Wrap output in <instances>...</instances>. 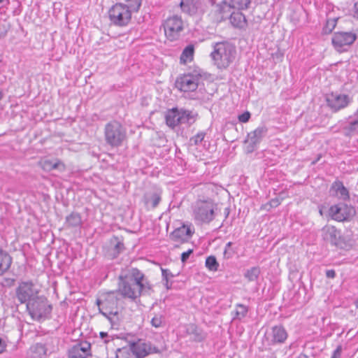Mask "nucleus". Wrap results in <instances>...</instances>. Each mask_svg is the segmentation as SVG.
Wrapping results in <instances>:
<instances>
[{"mask_svg": "<svg viewBox=\"0 0 358 358\" xmlns=\"http://www.w3.org/2000/svg\"><path fill=\"white\" fill-rule=\"evenodd\" d=\"M206 78L204 71L195 67L179 76L176 80V87L184 93L185 96L193 100L203 101L206 94L202 87Z\"/></svg>", "mask_w": 358, "mask_h": 358, "instance_id": "1", "label": "nucleus"}, {"mask_svg": "<svg viewBox=\"0 0 358 358\" xmlns=\"http://www.w3.org/2000/svg\"><path fill=\"white\" fill-rule=\"evenodd\" d=\"M145 287L143 273L136 268H131L120 277L118 290L115 292L123 298L134 301L141 296Z\"/></svg>", "mask_w": 358, "mask_h": 358, "instance_id": "2", "label": "nucleus"}, {"mask_svg": "<svg viewBox=\"0 0 358 358\" xmlns=\"http://www.w3.org/2000/svg\"><path fill=\"white\" fill-rule=\"evenodd\" d=\"M142 0H125L124 3H116L108 10L110 22L117 27H126L131 20L132 15L137 13Z\"/></svg>", "mask_w": 358, "mask_h": 358, "instance_id": "3", "label": "nucleus"}, {"mask_svg": "<svg viewBox=\"0 0 358 358\" xmlns=\"http://www.w3.org/2000/svg\"><path fill=\"white\" fill-rule=\"evenodd\" d=\"M117 295L115 291H112L107 293L103 299L96 301L99 312L109 320L114 329H117L120 322Z\"/></svg>", "mask_w": 358, "mask_h": 358, "instance_id": "4", "label": "nucleus"}, {"mask_svg": "<svg viewBox=\"0 0 358 358\" xmlns=\"http://www.w3.org/2000/svg\"><path fill=\"white\" fill-rule=\"evenodd\" d=\"M236 54L235 46L227 42H221L215 43L211 57L217 68L225 69L234 62Z\"/></svg>", "mask_w": 358, "mask_h": 358, "instance_id": "5", "label": "nucleus"}, {"mask_svg": "<svg viewBox=\"0 0 358 358\" xmlns=\"http://www.w3.org/2000/svg\"><path fill=\"white\" fill-rule=\"evenodd\" d=\"M127 137V131L122 124L117 120L108 122L104 127V139L111 147L122 145Z\"/></svg>", "mask_w": 358, "mask_h": 358, "instance_id": "6", "label": "nucleus"}, {"mask_svg": "<svg viewBox=\"0 0 358 358\" xmlns=\"http://www.w3.org/2000/svg\"><path fill=\"white\" fill-rule=\"evenodd\" d=\"M321 232L324 241L329 242L337 248L349 250L353 245L351 240L343 236L341 231L334 226L325 225L322 227Z\"/></svg>", "mask_w": 358, "mask_h": 358, "instance_id": "7", "label": "nucleus"}, {"mask_svg": "<svg viewBox=\"0 0 358 358\" xmlns=\"http://www.w3.org/2000/svg\"><path fill=\"white\" fill-rule=\"evenodd\" d=\"M215 205L211 201L199 200L193 206V217L199 224H208L215 217Z\"/></svg>", "mask_w": 358, "mask_h": 358, "instance_id": "8", "label": "nucleus"}, {"mask_svg": "<svg viewBox=\"0 0 358 358\" xmlns=\"http://www.w3.org/2000/svg\"><path fill=\"white\" fill-rule=\"evenodd\" d=\"M26 308L30 316L36 320L46 319L52 311V306L47 299L39 295L28 303Z\"/></svg>", "mask_w": 358, "mask_h": 358, "instance_id": "9", "label": "nucleus"}, {"mask_svg": "<svg viewBox=\"0 0 358 358\" xmlns=\"http://www.w3.org/2000/svg\"><path fill=\"white\" fill-rule=\"evenodd\" d=\"M39 292L40 290L32 280H20L15 288V294L21 304L27 305L38 296Z\"/></svg>", "mask_w": 358, "mask_h": 358, "instance_id": "10", "label": "nucleus"}, {"mask_svg": "<svg viewBox=\"0 0 358 358\" xmlns=\"http://www.w3.org/2000/svg\"><path fill=\"white\" fill-rule=\"evenodd\" d=\"M166 37L171 41L179 38L183 29V21L181 17L175 15L168 17L163 24Z\"/></svg>", "mask_w": 358, "mask_h": 358, "instance_id": "11", "label": "nucleus"}, {"mask_svg": "<svg viewBox=\"0 0 358 358\" xmlns=\"http://www.w3.org/2000/svg\"><path fill=\"white\" fill-rule=\"evenodd\" d=\"M329 213L332 218L338 222L350 220L356 213L354 207L344 203L331 206Z\"/></svg>", "mask_w": 358, "mask_h": 358, "instance_id": "12", "label": "nucleus"}, {"mask_svg": "<svg viewBox=\"0 0 358 358\" xmlns=\"http://www.w3.org/2000/svg\"><path fill=\"white\" fill-rule=\"evenodd\" d=\"M326 101L332 111L337 112L347 107L351 102V99L347 94L332 92L327 94Z\"/></svg>", "mask_w": 358, "mask_h": 358, "instance_id": "13", "label": "nucleus"}, {"mask_svg": "<svg viewBox=\"0 0 358 358\" xmlns=\"http://www.w3.org/2000/svg\"><path fill=\"white\" fill-rule=\"evenodd\" d=\"M357 39V35L351 31L350 32H336L334 34L331 42L334 48L342 52L345 50V46L352 45Z\"/></svg>", "mask_w": 358, "mask_h": 358, "instance_id": "14", "label": "nucleus"}, {"mask_svg": "<svg viewBox=\"0 0 358 358\" xmlns=\"http://www.w3.org/2000/svg\"><path fill=\"white\" fill-rule=\"evenodd\" d=\"M194 233V228L192 224H183L170 234V238L176 242L185 243L192 238Z\"/></svg>", "mask_w": 358, "mask_h": 358, "instance_id": "15", "label": "nucleus"}, {"mask_svg": "<svg viewBox=\"0 0 358 358\" xmlns=\"http://www.w3.org/2000/svg\"><path fill=\"white\" fill-rule=\"evenodd\" d=\"M288 336L286 329L282 325H276L271 328L266 333V340L271 345L282 344Z\"/></svg>", "mask_w": 358, "mask_h": 358, "instance_id": "16", "label": "nucleus"}, {"mask_svg": "<svg viewBox=\"0 0 358 358\" xmlns=\"http://www.w3.org/2000/svg\"><path fill=\"white\" fill-rule=\"evenodd\" d=\"M267 131L268 129L265 126H260L248 134V138L245 141L246 143H248L247 146L248 152H252L255 150L257 145L260 143L263 137L266 134Z\"/></svg>", "mask_w": 358, "mask_h": 358, "instance_id": "17", "label": "nucleus"}, {"mask_svg": "<svg viewBox=\"0 0 358 358\" xmlns=\"http://www.w3.org/2000/svg\"><path fill=\"white\" fill-rule=\"evenodd\" d=\"M91 356V344L87 341L80 342L69 350V358H87Z\"/></svg>", "mask_w": 358, "mask_h": 358, "instance_id": "18", "label": "nucleus"}, {"mask_svg": "<svg viewBox=\"0 0 358 358\" xmlns=\"http://www.w3.org/2000/svg\"><path fill=\"white\" fill-rule=\"evenodd\" d=\"M251 0H229V3L224 1L220 5V12L223 15L230 13L231 8L243 10L248 8Z\"/></svg>", "mask_w": 358, "mask_h": 358, "instance_id": "19", "label": "nucleus"}, {"mask_svg": "<svg viewBox=\"0 0 358 358\" xmlns=\"http://www.w3.org/2000/svg\"><path fill=\"white\" fill-rule=\"evenodd\" d=\"M40 166L45 171L57 170L60 173L64 172L66 169L64 163L59 159H43L40 162Z\"/></svg>", "mask_w": 358, "mask_h": 358, "instance_id": "20", "label": "nucleus"}, {"mask_svg": "<svg viewBox=\"0 0 358 358\" xmlns=\"http://www.w3.org/2000/svg\"><path fill=\"white\" fill-rule=\"evenodd\" d=\"M129 348L137 358H143L151 352L150 345L141 341L131 343Z\"/></svg>", "mask_w": 358, "mask_h": 358, "instance_id": "21", "label": "nucleus"}, {"mask_svg": "<svg viewBox=\"0 0 358 358\" xmlns=\"http://www.w3.org/2000/svg\"><path fill=\"white\" fill-rule=\"evenodd\" d=\"M160 201L161 194L158 192H149L143 196V202L148 209L155 208Z\"/></svg>", "mask_w": 358, "mask_h": 358, "instance_id": "22", "label": "nucleus"}, {"mask_svg": "<svg viewBox=\"0 0 358 358\" xmlns=\"http://www.w3.org/2000/svg\"><path fill=\"white\" fill-rule=\"evenodd\" d=\"M148 317L150 318V324L152 327L158 329L166 326V317L164 310L150 313Z\"/></svg>", "mask_w": 358, "mask_h": 358, "instance_id": "23", "label": "nucleus"}, {"mask_svg": "<svg viewBox=\"0 0 358 358\" xmlns=\"http://www.w3.org/2000/svg\"><path fill=\"white\" fill-rule=\"evenodd\" d=\"M180 109L177 108L169 110L166 115V122L169 127L174 128L180 124Z\"/></svg>", "mask_w": 358, "mask_h": 358, "instance_id": "24", "label": "nucleus"}, {"mask_svg": "<svg viewBox=\"0 0 358 358\" xmlns=\"http://www.w3.org/2000/svg\"><path fill=\"white\" fill-rule=\"evenodd\" d=\"M82 223L81 216L78 213H72L66 217L65 225L68 228L80 229Z\"/></svg>", "mask_w": 358, "mask_h": 358, "instance_id": "25", "label": "nucleus"}, {"mask_svg": "<svg viewBox=\"0 0 358 358\" xmlns=\"http://www.w3.org/2000/svg\"><path fill=\"white\" fill-rule=\"evenodd\" d=\"M199 4V0H181L180 7L184 12L192 15L196 12Z\"/></svg>", "mask_w": 358, "mask_h": 358, "instance_id": "26", "label": "nucleus"}, {"mask_svg": "<svg viewBox=\"0 0 358 358\" xmlns=\"http://www.w3.org/2000/svg\"><path fill=\"white\" fill-rule=\"evenodd\" d=\"M230 15V21L233 26L238 28H243L246 24V20L244 15L240 12L227 13Z\"/></svg>", "mask_w": 358, "mask_h": 358, "instance_id": "27", "label": "nucleus"}, {"mask_svg": "<svg viewBox=\"0 0 358 358\" xmlns=\"http://www.w3.org/2000/svg\"><path fill=\"white\" fill-rule=\"evenodd\" d=\"M180 124L190 125L196 121L197 114L189 110L180 109Z\"/></svg>", "mask_w": 358, "mask_h": 358, "instance_id": "28", "label": "nucleus"}, {"mask_svg": "<svg viewBox=\"0 0 358 358\" xmlns=\"http://www.w3.org/2000/svg\"><path fill=\"white\" fill-rule=\"evenodd\" d=\"M12 259L5 251L0 249V275L5 273L10 267Z\"/></svg>", "mask_w": 358, "mask_h": 358, "instance_id": "29", "label": "nucleus"}, {"mask_svg": "<svg viewBox=\"0 0 358 358\" xmlns=\"http://www.w3.org/2000/svg\"><path fill=\"white\" fill-rule=\"evenodd\" d=\"M194 45H188L182 50L180 57V62L181 64H185L186 63L191 62L194 58Z\"/></svg>", "mask_w": 358, "mask_h": 358, "instance_id": "30", "label": "nucleus"}, {"mask_svg": "<svg viewBox=\"0 0 358 358\" xmlns=\"http://www.w3.org/2000/svg\"><path fill=\"white\" fill-rule=\"evenodd\" d=\"M45 348L42 344H36L30 348L29 358H45Z\"/></svg>", "mask_w": 358, "mask_h": 358, "instance_id": "31", "label": "nucleus"}, {"mask_svg": "<svg viewBox=\"0 0 358 358\" xmlns=\"http://www.w3.org/2000/svg\"><path fill=\"white\" fill-rule=\"evenodd\" d=\"M261 270L259 266H253L245 271L244 277L248 279V281H255L258 279Z\"/></svg>", "mask_w": 358, "mask_h": 358, "instance_id": "32", "label": "nucleus"}, {"mask_svg": "<svg viewBox=\"0 0 358 358\" xmlns=\"http://www.w3.org/2000/svg\"><path fill=\"white\" fill-rule=\"evenodd\" d=\"M347 135H350L354 132L358 131V121L351 117H349L347 124L344 127Z\"/></svg>", "mask_w": 358, "mask_h": 358, "instance_id": "33", "label": "nucleus"}, {"mask_svg": "<svg viewBox=\"0 0 358 358\" xmlns=\"http://www.w3.org/2000/svg\"><path fill=\"white\" fill-rule=\"evenodd\" d=\"M248 311V308L247 306L243 304H237L235 311V316L233 317V320H241L246 316Z\"/></svg>", "mask_w": 358, "mask_h": 358, "instance_id": "34", "label": "nucleus"}, {"mask_svg": "<svg viewBox=\"0 0 358 358\" xmlns=\"http://www.w3.org/2000/svg\"><path fill=\"white\" fill-rule=\"evenodd\" d=\"M206 268L211 271H217L219 268V264L214 256H209L205 262Z\"/></svg>", "mask_w": 358, "mask_h": 358, "instance_id": "35", "label": "nucleus"}, {"mask_svg": "<svg viewBox=\"0 0 358 358\" xmlns=\"http://www.w3.org/2000/svg\"><path fill=\"white\" fill-rule=\"evenodd\" d=\"M334 187L336 189V192L341 196V197L344 199H349V192L348 189L343 186L341 182H336L334 183Z\"/></svg>", "mask_w": 358, "mask_h": 358, "instance_id": "36", "label": "nucleus"}, {"mask_svg": "<svg viewBox=\"0 0 358 358\" xmlns=\"http://www.w3.org/2000/svg\"><path fill=\"white\" fill-rule=\"evenodd\" d=\"M336 19H330L327 21L325 26L323 28V32L324 34H330L335 28L336 24Z\"/></svg>", "mask_w": 358, "mask_h": 358, "instance_id": "37", "label": "nucleus"}, {"mask_svg": "<svg viewBox=\"0 0 358 358\" xmlns=\"http://www.w3.org/2000/svg\"><path fill=\"white\" fill-rule=\"evenodd\" d=\"M112 242L115 243L114 251L115 252V255H118L124 250V243L121 241H120L118 238L115 237Z\"/></svg>", "mask_w": 358, "mask_h": 358, "instance_id": "38", "label": "nucleus"}, {"mask_svg": "<svg viewBox=\"0 0 358 358\" xmlns=\"http://www.w3.org/2000/svg\"><path fill=\"white\" fill-rule=\"evenodd\" d=\"M205 135L206 134L204 132H199L190 138V142L194 145H198L203 141Z\"/></svg>", "mask_w": 358, "mask_h": 358, "instance_id": "39", "label": "nucleus"}, {"mask_svg": "<svg viewBox=\"0 0 358 358\" xmlns=\"http://www.w3.org/2000/svg\"><path fill=\"white\" fill-rule=\"evenodd\" d=\"M188 331H191L192 334H195V339L197 341H201L204 338L201 333L199 331L197 327L194 325H192Z\"/></svg>", "mask_w": 358, "mask_h": 358, "instance_id": "40", "label": "nucleus"}, {"mask_svg": "<svg viewBox=\"0 0 358 358\" xmlns=\"http://www.w3.org/2000/svg\"><path fill=\"white\" fill-rule=\"evenodd\" d=\"M238 118L241 122H248L250 118V113L248 111H245L243 113L239 115Z\"/></svg>", "mask_w": 358, "mask_h": 358, "instance_id": "41", "label": "nucleus"}, {"mask_svg": "<svg viewBox=\"0 0 358 358\" xmlns=\"http://www.w3.org/2000/svg\"><path fill=\"white\" fill-rule=\"evenodd\" d=\"M232 245V243L231 242H228L226 245H225V249H224V255L225 257V258L227 259H229L232 257L233 254H234V252H230L229 251V248Z\"/></svg>", "mask_w": 358, "mask_h": 358, "instance_id": "42", "label": "nucleus"}, {"mask_svg": "<svg viewBox=\"0 0 358 358\" xmlns=\"http://www.w3.org/2000/svg\"><path fill=\"white\" fill-rule=\"evenodd\" d=\"M14 283H15L14 279L6 278L3 279L2 282H1V285L3 287H10L14 285Z\"/></svg>", "mask_w": 358, "mask_h": 358, "instance_id": "43", "label": "nucleus"}, {"mask_svg": "<svg viewBox=\"0 0 358 358\" xmlns=\"http://www.w3.org/2000/svg\"><path fill=\"white\" fill-rule=\"evenodd\" d=\"M192 252H193V250L192 249H189L187 251L182 252V255H181V261L182 262H185L188 259L189 255Z\"/></svg>", "mask_w": 358, "mask_h": 358, "instance_id": "44", "label": "nucleus"}, {"mask_svg": "<svg viewBox=\"0 0 358 358\" xmlns=\"http://www.w3.org/2000/svg\"><path fill=\"white\" fill-rule=\"evenodd\" d=\"M6 343L5 340L0 337V354L3 353L6 349Z\"/></svg>", "mask_w": 358, "mask_h": 358, "instance_id": "45", "label": "nucleus"}, {"mask_svg": "<svg viewBox=\"0 0 358 358\" xmlns=\"http://www.w3.org/2000/svg\"><path fill=\"white\" fill-rule=\"evenodd\" d=\"M99 335H100L101 338L103 340L104 343H107L108 342H109V339H108L109 336H108V333L101 331V332H100Z\"/></svg>", "mask_w": 358, "mask_h": 358, "instance_id": "46", "label": "nucleus"}, {"mask_svg": "<svg viewBox=\"0 0 358 358\" xmlns=\"http://www.w3.org/2000/svg\"><path fill=\"white\" fill-rule=\"evenodd\" d=\"M341 347L338 346L334 351L331 358H338L341 356Z\"/></svg>", "mask_w": 358, "mask_h": 358, "instance_id": "47", "label": "nucleus"}, {"mask_svg": "<svg viewBox=\"0 0 358 358\" xmlns=\"http://www.w3.org/2000/svg\"><path fill=\"white\" fill-rule=\"evenodd\" d=\"M326 276L329 278H334L336 276V272L333 269L327 270L326 271Z\"/></svg>", "mask_w": 358, "mask_h": 358, "instance_id": "48", "label": "nucleus"}, {"mask_svg": "<svg viewBox=\"0 0 358 358\" xmlns=\"http://www.w3.org/2000/svg\"><path fill=\"white\" fill-rule=\"evenodd\" d=\"M162 276L167 280L168 278L170 276L172 277L173 275L171 273V272L169 270L162 269Z\"/></svg>", "mask_w": 358, "mask_h": 358, "instance_id": "49", "label": "nucleus"}, {"mask_svg": "<svg viewBox=\"0 0 358 358\" xmlns=\"http://www.w3.org/2000/svg\"><path fill=\"white\" fill-rule=\"evenodd\" d=\"M353 11H354V17L358 20V1L356 2L355 4H354V7H353Z\"/></svg>", "mask_w": 358, "mask_h": 358, "instance_id": "50", "label": "nucleus"}, {"mask_svg": "<svg viewBox=\"0 0 358 358\" xmlns=\"http://www.w3.org/2000/svg\"><path fill=\"white\" fill-rule=\"evenodd\" d=\"M278 204H279V203H278V200H272V201H271V202L269 203L271 207H276L278 206Z\"/></svg>", "mask_w": 358, "mask_h": 358, "instance_id": "51", "label": "nucleus"}, {"mask_svg": "<svg viewBox=\"0 0 358 358\" xmlns=\"http://www.w3.org/2000/svg\"><path fill=\"white\" fill-rule=\"evenodd\" d=\"M350 117L355 119V120L358 121V108L357 110L355 112V113Z\"/></svg>", "mask_w": 358, "mask_h": 358, "instance_id": "52", "label": "nucleus"}, {"mask_svg": "<svg viewBox=\"0 0 358 358\" xmlns=\"http://www.w3.org/2000/svg\"><path fill=\"white\" fill-rule=\"evenodd\" d=\"M122 350H119V353L117 354V358L120 357H122Z\"/></svg>", "mask_w": 358, "mask_h": 358, "instance_id": "53", "label": "nucleus"}, {"mask_svg": "<svg viewBox=\"0 0 358 358\" xmlns=\"http://www.w3.org/2000/svg\"><path fill=\"white\" fill-rule=\"evenodd\" d=\"M5 2H8V0H0V5L3 4Z\"/></svg>", "mask_w": 358, "mask_h": 358, "instance_id": "54", "label": "nucleus"}, {"mask_svg": "<svg viewBox=\"0 0 358 358\" xmlns=\"http://www.w3.org/2000/svg\"><path fill=\"white\" fill-rule=\"evenodd\" d=\"M210 2L212 4H214V3H215L216 0H210Z\"/></svg>", "mask_w": 358, "mask_h": 358, "instance_id": "55", "label": "nucleus"}, {"mask_svg": "<svg viewBox=\"0 0 358 358\" xmlns=\"http://www.w3.org/2000/svg\"><path fill=\"white\" fill-rule=\"evenodd\" d=\"M356 306L358 308V301H357Z\"/></svg>", "mask_w": 358, "mask_h": 358, "instance_id": "56", "label": "nucleus"}]
</instances>
